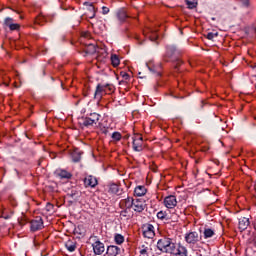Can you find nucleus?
I'll return each mask as SVG.
<instances>
[{
	"mask_svg": "<svg viewBox=\"0 0 256 256\" xmlns=\"http://www.w3.org/2000/svg\"><path fill=\"white\" fill-rule=\"evenodd\" d=\"M81 123L84 125V127H94V125H97L89 116L82 118Z\"/></svg>",
	"mask_w": 256,
	"mask_h": 256,
	"instance_id": "nucleus-20",
	"label": "nucleus"
},
{
	"mask_svg": "<svg viewBox=\"0 0 256 256\" xmlns=\"http://www.w3.org/2000/svg\"><path fill=\"white\" fill-rule=\"evenodd\" d=\"M114 241L116 245H123L125 243V237L121 234H115Z\"/></svg>",
	"mask_w": 256,
	"mask_h": 256,
	"instance_id": "nucleus-22",
	"label": "nucleus"
},
{
	"mask_svg": "<svg viewBox=\"0 0 256 256\" xmlns=\"http://www.w3.org/2000/svg\"><path fill=\"white\" fill-rule=\"evenodd\" d=\"M249 225H250L249 218L243 217L239 219L238 228L240 229V231H245V229H247Z\"/></svg>",
	"mask_w": 256,
	"mask_h": 256,
	"instance_id": "nucleus-17",
	"label": "nucleus"
},
{
	"mask_svg": "<svg viewBox=\"0 0 256 256\" xmlns=\"http://www.w3.org/2000/svg\"><path fill=\"white\" fill-rule=\"evenodd\" d=\"M174 246L175 243H173V240L167 237H163L157 242V248L159 249V251H161L162 253H168L169 255L171 254Z\"/></svg>",
	"mask_w": 256,
	"mask_h": 256,
	"instance_id": "nucleus-1",
	"label": "nucleus"
},
{
	"mask_svg": "<svg viewBox=\"0 0 256 256\" xmlns=\"http://www.w3.org/2000/svg\"><path fill=\"white\" fill-rule=\"evenodd\" d=\"M164 206L167 209H175L177 207V197L175 195H169L164 198Z\"/></svg>",
	"mask_w": 256,
	"mask_h": 256,
	"instance_id": "nucleus-5",
	"label": "nucleus"
},
{
	"mask_svg": "<svg viewBox=\"0 0 256 256\" xmlns=\"http://www.w3.org/2000/svg\"><path fill=\"white\" fill-rule=\"evenodd\" d=\"M97 178L94 176H87L84 179V185L85 187H97Z\"/></svg>",
	"mask_w": 256,
	"mask_h": 256,
	"instance_id": "nucleus-13",
	"label": "nucleus"
},
{
	"mask_svg": "<svg viewBox=\"0 0 256 256\" xmlns=\"http://www.w3.org/2000/svg\"><path fill=\"white\" fill-rule=\"evenodd\" d=\"M109 11V7L102 6V15H108Z\"/></svg>",
	"mask_w": 256,
	"mask_h": 256,
	"instance_id": "nucleus-34",
	"label": "nucleus"
},
{
	"mask_svg": "<svg viewBox=\"0 0 256 256\" xmlns=\"http://www.w3.org/2000/svg\"><path fill=\"white\" fill-rule=\"evenodd\" d=\"M12 215H13L12 213L11 214H5V212H2L1 217H2V219H11Z\"/></svg>",
	"mask_w": 256,
	"mask_h": 256,
	"instance_id": "nucleus-36",
	"label": "nucleus"
},
{
	"mask_svg": "<svg viewBox=\"0 0 256 256\" xmlns=\"http://www.w3.org/2000/svg\"><path fill=\"white\" fill-rule=\"evenodd\" d=\"M116 15L118 20L121 21V23H123L129 17V15H127V11L123 8L119 9Z\"/></svg>",
	"mask_w": 256,
	"mask_h": 256,
	"instance_id": "nucleus-18",
	"label": "nucleus"
},
{
	"mask_svg": "<svg viewBox=\"0 0 256 256\" xmlns=\"http://www.w3.org/2000/svg\"><path fill=\"white\" fill-rule=\"evenodd\" d=\"M170 255L173 256H187V248L181 244H174Z\"/></svg>",
	"mask_w": 256,
	"mask_h": 256,
	"instance_id": "nucleus-2",
	"label": "nucleus"
},
{
	"mask_svg": "<svg viewBox=\"0 0 256 256\" xmlns=\"http://www.w3.org/2000/svg\"><path fill=\"white\" fill-rule=\"evenodd\" d=\"M134 195L136 197H143V196L147 195V188L145 186H137L134 189Z\"/></svg>",
	"mask_w": 256,
	"mask_h": 256,
	"instance_id": "nucleus-16",
	"label": "nucleus"
},
{
	"mask_svg": "<svg viewBox=\"0 0 256 256\" xmlns=\"http://www.w3.org/2000/svg\"><path fill=\"white\" fill-rule=\"evenodd\" d=\"M166 55L167 57H173V55H175V46H168Z\"/></svg>",
	"mask_w": 256,
	"mask_h": 256,
	"instance_id": "nucleus-29",
	"label": "nucleus"
},
{
	"mask_svg": "<svg viewBox=\"0 0 256 256\" xmlns=\"http://www.w3.org/2000/svg\"><path fill=\"white\" fill-rule=\"evenodd\" d=\"M141 256H149V247L143 245L140 249Z\"/></svg>",
	"mask_w": 256,
	"mask_h": 256,
	"instance_id": "nucleus-30",
	"label": "nucleus"
},
{
	"mask_svg": "<svg viewBox=\"0 0 256 256\" xmlns=\"http://www.w3.org/2000/svg\"><path fill=\"white\" fill-rule=\"evenodd\" d=\"M185 241L189 245H195L199 241V233L190 232L185 235Z\"/></svg>",
	"mask_w": 256,
	"mask_h": 256,
	"instance_id": "nucleus-8",
	"label": "nucleus"
},
{
	"mask_svg": "<svg viewBox=\"0 0 256 256\" xmlns=\"http://www.w3.org/2000/svg\"><path fill=\"white\" fill-rule=\"evenodd\" d=\"M107 89H109V91H111V89H113V87H111V85H109V84H106V85L98 84L96 87V91H95V97L98 99H101V97H103V95L107 94Z\"/></svg>",
	"mask_w": 256,
	"mask_h": 256,
	"instance_id": "nucleus-4",
	"label": "nucleus"
},
{
	"mask_svg": "<svg viewBox=\"0 0 256 256\" xmlns=\"http://www.w3.org/2000/svg\"><path fill=\"white\" fill-rule=\"evenodd\" d=\"M31 231H39L43 229V218L36 217L34 220L31 221Z\"/></svg>",
	"mask_w": 256,
	"mask_h": 256,
	"instance_id": "nucleus-11",
	"label": "nucleus"
},
{
	"mask_svg": "<svg viewBox=\"0 0 256 256\" xmlns=\"http://www.w3.org/2000/svg\"><path fill=\"white\" fill-rule=\"evenodd\" d=\"M244 7H249V0H242Z\"/></svg>",
	"mask_w": 256,
	"mask_h": 256,
	"instance_id": "nucleus-37",
	"label": "nucleus"
},
{
	"mask_svg": "<svg viewBox=\"0 0 256 256\" xmlns=\"http://www.w3.org/2000/svg\"><path fill=\"white\" fill-rule=\"evenodd\" d=\"M112 139H114V141H121V133L119 132H114L112 134Z\"/></svg>",
	"mask_w": 256,
	"mask_h": 256,
	"instance_id": "nucleus-32",
	"label": "nucleus"
},
{
	"mask_svg": "<svg viewBox=\"0 0 256 256\" xmlns=\"http://www.w3.org/2000/svg\"><path fill=\"white\" fill-rule=\"evenodd\" d=\"M148 37L150 41H157V38L159 37V35L157 34V30L149 29Z\"/></svg>",
	"mask_w": 256,
	"mask_h": 256,
	"instance_id": "nucleus-23",
	"label": "nucleus"
},
{
	"mask_svg": "<svg viewBox=\"0 0 256 256\" xmlns=\"http://www.w3.org/2000/svg\"><path fill=\"white\" fill-rule=\"evenodd\" d=\"M111 63L113 65V67H119L121 60H119V56H117V54H113L111 56Z\"/></svg>",
	"mask_w": 256,
	"mask_h": 256,
	"instance_id": "nucleus-26",
	"label": "nucleus"
},
{
	"mask_svg": "<svg viewBox=\"0 0 256 256\" xmlns=\"http://www.w3.org/2000/svg\"><path fill=\"white\" fill-rule=\"evenodd\" d=\"M93 123H95L96 125L99 123V119H101V115H99L98 113H91L88 116Z\"/></svg>",
	"mask_w": 256,
	"mask_h": 256,
	"instance_id": "nucleus-27",
	"label": "nucleus"
},
{
	"mask_svg": "<svg viewBox=\"0 0 256 256\" xmlns=\"http://www.w3.org/2000/svg\"><path fill=\"white\" fill-rule=\"evenodd\" d=\"M188 9H195L197 7V0H186Z\"/></svg>",
	"mask_w": 256,
	"mask_h": 256,
	"instance_id": "nucleus-28",
	"label": "nucleus"
},
{
	"mask_svg": "<svg viewBox=\"0 0 256 256\" xmlns=\"http://www.w3.org/2000/svg\"><path fill=\"white\" fill-rule=\"evenodd\" d=\"M121 77L124 79V81H129L130 76L127 74V72H122Z\"/></svg>",
	"mask_w": 256,
	"mask_h": 256,
	"instance_id": "nucleus-35",
	"label": "nucleus"
},
{
	"mask_svg": "<svg viewBox=\"0 0 256 256\" xmlns=\"http://www.w3.org/2000/svg\"><path fill=\"white\" fill-rule=\"evenodd\" d=\"M143 235L146 239H153L155 237V227L151 224H146L142 228Z\"/></svg>",
	"mask_w": 256,
	"mask_h": 256,
	"instance_id": "nucleus-6",
	"label": "nucleus"
},
{
	"mask_svg": "<svg viewBox=\"0 0 256 256\" xmlns=\"http://www.w3.org/2000/svg\"><path fill=\"white\" fill-rule=\"evenodd\" d=\"M132 209L136 211V213H142V211H145V201L141 199L134 200Z\"/></svg>",
	"mask_w": 256,
	"mask_h": 256,
	"instance_id": "nucleus-10",
	"label": "nucleus"
},
{
	"mask_svg": "<svg viewBox=\"0 0 256 256\" xmlns=\"http://www.w3.org/2000/svg\"><path fill=\"white\" fill-rule=\"evenodd\" d=\"M109 193H112L113 195H119V185L110 184L109 185Z\"/></svg>",
	"mask_w": 256,
	"mask_h": 256,
	"instance_id": "nucleus-25",
	"label": "nucleus"
},
{
	"mask_svg": "<svg viewBox=\"0 0 256 256\" xmlns=\"http://www.w3.org/2000/svg\"><path fill=\"white\" fill-rule=\"evenodd\" d=\"M134 201H135V199H133L132 197H127L125 199H122L120 201L121 209H131V208H133Z\"/></svg>",
	"mask_w": 256,
	"mask_h": 256,
	"instance_id": "nucleus-12",
	"label": "nucleus"
},
{
	"mask_svg": "<svg viewBox=\"0 0 256 256\" xmlns=\"http://www.w3.org/2000/svg\"><path fill=\"white\" fill-rule=\"evenodd\" d=\"M83 37H87V33H85V34L83 35Z\"/></svg>",
	"mask_w": 256,
	"mask_h": 256,
	"instance_id": "nucleus-39",
	"label": "nucleus"
},
{
	"mask_svg": "<svg viewBox=\"0 0 256 256\" xmlns=\"http://www.w3.org/2000/svg\"><path fill=\"white\" fill-rule=\"evenodd\" d=\"M92 249L95 255H103L105 253V244L97 240L92 244Z\"/></svg>",
	"mask_w": 256,
	"mask_h": 256,
	"instance_id": "nucleus-7",
	"label": "nucleus"
},
{
	"mask_svg": "<svg viewBox=\"0 0 256 256\" xmlns=\"http://www.w3.org/2000/svg\"><path fill=\"white\" fill-rule=\"evenodd\" d=\"M57 175L61 179H71V173L67 172L66 170H57Z\"/></svg>",
	"mask_w": 256,
	"mask_h": 256,
	"instance_id": "nucleus-21",
	"label": "nucleus"
},
{
	"mask_svg": "<svg viewBox=\"0 0 256 256\" xmlns=\"http://www.w3.org/2000/svg\"><path fill=\"white\" fill-rule=\"evenodd\" d=\"M5 27H8L10 31H18V29L21 27L19 24L15 23V20L11 17H7L4 20Z\"/></svg>",
	"mask_w": 256,
	"mask_h": 256,
	"instance_id": "nucleus-9",
	"label": "nucleus"
},
{
	"mask_svg": "<svg viewBox=\"0 0 256 256\" xmlns=\"http://www.w3.org/2000/svg\"><path fill=\"white\" fill-rule=\"evenodd\" d=\"M215 37H217V34L210 32L207 34V39H209L210 41H213V39H215Z\"/></svg>",
	"mask_w": 256,
	"mask_h": 256,
	"instance_id": "nucleus-33",
	"label": "nucleus"
},
{
	"mask_svg": "<svg viewBox=\"0 0 256 256\" xmlns=\"http://www.w3.org/2000/svg\"><path fill=\"white\" fill-rule=\"evenodd\" d=\"M157 217H158L161 221H163V220H165V219L167 218V212H165V211H159V212L157 213Z\"/></svg>",
	"mask_w": 256,
	"mask_h": 256,
	"instance_id": "nucleus-31",
	"label": "nucleus"
},
{
	"mask_svg": "<svg viewBox=\"0 0 256 256\" xmlns=\"http://www.w3.org/2000/svg\"><path fill=\"white\" fill-rule=\"evenodd\" d=\"M65 247H66L67 251H69L70 253H73V251H75L77 249V243H75L72 240H68L65 244Z\"/></svg>",
	"mask_w": 256,
	"mask_h": 256,
	"instance_id": "nucleus-19",
	"label": "nucleus"
},
{
	"mask_svg": "<svg viewBox=\"0 0 256 256\" xmlns=\"http://www.w3.org/2000/svg\"><path fill=\"white\" fill-rule=\"evenodd\" d=\"M215 237V230L211 228H204L202 236H200V239H211Z\"/></svg>",
	"mask_w": 256,
	"mask_h": 256,
	"instance_id": "nucleus-15",
	"label": "nucleus"
},
{
	"mask_svg": "<svg viewBox=\"0 0 256 256\" xmlns=\"http://www.w3.org/2000/svg\"><path fill=\"white\" fill-rule=\"evenodd\" d=\"M71 157L74 163H79V161H81V152L75 150L72 152Z\"/></svg>",
	"mask_w": 256,
	"mask_h": 256,
	"instance_id": "nucleus-24",
	"label": "nucleus"
},
{
	"mask_svg": "<svg viewBox=\"0 0 256 256\" xmlns=\"http://www.w3.org/2000/svg\"><path fill=\"white\" fill-rule=\"evenodd\" d=\"M132 140H133L132 142L133 149L137 152L143 151V137L137 134L132 137Z\"/></svg>",
	"mask_w": 256,
	"mask_h": 256,
	"instance_id": "nucleus-3",
	"label": "nucleus"
},
{
	"mask_svg": "<svg viewBox=\"0 0 256 256\" xmlns=\"http://www.w3.org/2000/svg\"><path fill=\"white\" fill-rule=\"evenodd\" d=\"M119 253H121V248H119L118 246H108L107 250H106V255L108 256H117L119 255Z\"/></svg>",
	"mask_w": 256,
	"mask_h": 256,
	"instance_id": "nucleus-14",
	"label": "nucleus"
},
{
	"mask_svg": "<svg viewBox=\"0 0 256 256\" xmlns=\"http://www.w3.org/2000/svg\"><path fill=\"white\" fill-rule=\"evenodd\" d=\"M79 229H81L80 226H78V227L75 229V232H76V233H79V235H83V232H79Z\"/></svg>",
	"mask_w": 256,
	"mask_h": 256,
	"instance_id": "nucleus-38",
	"label": "nucleus"
}]
</instances>
